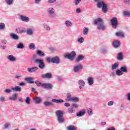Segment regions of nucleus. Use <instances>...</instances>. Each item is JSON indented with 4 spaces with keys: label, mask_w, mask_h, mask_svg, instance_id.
Segmentation results:
<instances>
[{
    "label": "nucleus",
    "mask_w": 130,
    "mask_h": 130,
    "mask_svg": "<svg viewBox=\"0 0 130 130\" xmlns=\"http://www.w3.org/2000/svg\"><path fill=\"white\" fill-rule=\"evenodd\" d=\"M7 58L10 61H16V58L13 56V55H10L7 57Z\"/></svg>",
    "instance_id": "5701e85b"
},
{
    "label": "nucleus",
    "mask_w": 130,
    "mask_h": 130,
    "mask_svg": "<svg viewBox=\"0 0 130 130\" xmlns=\"http://www.w3.org/2000/svg\"><path fill=\"white\" fill-rule=\"evenodd\" d=\"M107 130H115V128L113 127H109Z\"/></svg>",
    "instance_id": "69168bd1"
},
{
    "label": "nucleus",
    "mask_w": 130,
    "mask_h": 130,
    "mask_svg": "<svg viewBox=\"0 0 130 130\" xmlns=\"http://www.w3.org/2000/svg\"><path fill=\"white\" fill-rule=\"evenodd\" d=\"M19 86H25V85H26V84L24 83H20L19 84Z\"/></svg>",
    "instance_id": "774afa93"
},
{
    "label": "nucleus",
    "mask_w": 130,
    "mask_h": 130,
    "mask_svg": "<svg viewBox=\"0 0 130 130\" xmlns=\"http://www.w3.org/2000/svg\"><path fill=\"white\" fill-rule=\"evenodd\" d=\"M10 100H13V101H16L17 99H18V94H14L12 95V96H11L9 98Z\"/></svg>",
    "instance_id": "412c9836"
},
{
    "label": "nucleus",
    "mask_w": 130,
    "mask_h": 130,
    "mask_svg": "<svg viewBox=\"0 0 130 130\" xmlns=\"http://www.w3.org/2000/svg\"><path fill=\"white\" fill-rule=\"evenodd\" d=\"M44 105L46 107H50V106H53L54 105V104H53V103L50 102H48V101H46L44 102Z\"/></svg>",
    "instance_id": "6ab92c4d"
},
{
    "label": "nucleus",
    "mask_w": 130,
    "mask_h": 130,
    "mask_svg": "<svg viewBox=\"0 0 130 130\" xmlns=\"http://www.w3.org/2000/svg\"><path fill=\"white\" fill-rule=\"evenodd\" d=\"M116 74L117 76H121V75H123L122 71L119 70H118L116 71Z\"/></svg>",
    "instance_id": "c9c22d12"
},
{
    "label": "nucleus",
    "mask_w": 130,
    "mask_h": 130,
    "mask_svg": "<svg viewBox=\"0 0 130 130\" xmlns=\"http://www.w3.org/2000/svg\"><path fill=\"white\" fill-rule=\"evenodd\" d=\"M55 2H56V0H48V2L50 4H53Z\"/></svg>",
    "instance_id": "13d9d810"
},
{
    "label": "nucleus",
    "mask_w": 130,
    "mask_h": 130,
    "mask_svg": "<svg viewBox=\"0 0 130 130\" xmlns=\"http://www.w3.org/2000/svg\"><path fill=\"white\" fill-rule=\"evenodd\" d=\"M37 54H38V55H39V56H45V53H44V52H42L40 50H38L37 51Z\"/></svg>",
    "instance_id": "4be33fe9"
},
{
    "label": "nucleus",
    "mask_w": 130,
    "mask_h": 130,
    "mask_svg": "<svg viewBox=\"0 0 130 130\" xmlns=\"http://www.w3.org/2000/svg\"><path fill=\"white\" fill-rule=\"evenodd\" d=\"M48 14L50 16H53L54 15V9L52 7L49 8L48 9Z\"/></svg>",
    "instance_id": "ddd939ff"
},
{
    "label": "nucleus",
    "mask_w": 130,
    "mask_h": 130,
    "mask_svg": "<svg viewBox=\"0 0 130 130\" xmlns=\"http://www.w3.org/2000/svg\"><path fill=\"white\" fill-rule=\"evenodd\" d=\"M94 23L95 25L98 24V29L99 30H102L104 31L106 29V26L104 25V23L102 21V19L100 18L94 20Z\"/></svg>",
    "instance_id": "f03ea898"
},
{
    "label": "nucleus",
    "mask_w": 130,
    "mask_h": 130,
    "mask_svg": "<svg viewBox=\"0 0 130 130\" xmlns=\"http://www.w3.org/2000/svg\"><path fill=\"white\" fill-rule=\"evenodd\" d=\"M95 3H97V7L99 9H101L102 8V11L103 13H106L108 11V9L107 8V5L104 3L102 0H94Z\"/></svg>",
    "instance_id": "f257e3e1"
},
{
    "label": "nucleus",
    "mask_w": 130,
    "mask_h": 130,
    "mask_svg": "<svg viewBox=\"0 0 130 130\" xmlns=\"http://www.w3.org/2000/svg\"><path fill=\"white\" fill-rule=\"evenodd\" d=\"M114 103V102L113 101H110L108 103V105L109 106H111L112 105H113V104Z\"/></svg>",
    "instance_id": "4d7b16f0"
},
{
    "label": "nucleus",
    "mask_w": 130,
    "mask_h": 130,
    "mask_svg": "<svg viewBox=\"0 0 130 130\" xmlns=\"http://www.w3.org/2000/svg\"><path fill=\"white\" fill-rule=\"evenodd\" d=\"M52 63H59V58L58 56H55L51 58Z\"/></svg>",
    "instance_id": "9d476101"
},
{
    "label": "nucleus",
    "mask_w": 130,
    "mask_h": 130,
    "mask_svg": "<svg viewBox=\"0 0 130 130\" xmlns=\"http://www.w3.org/2000/svg\"><path fill=\"white\" fill-rule=\"evenodd\" d=\"M15 78L16 79H20V78H22V76L21 75L16 76Z\"/></svg>",
    "instance_id": "338daca9"
},
{
    "label": "nucleus",
    "mask_w": 130,
    "mask_h": 130,
    "mask_svg": "<svg viewBox=\"0 0 130 130\" xmlns=\"http://www.w3.org/2000/svg\"><path fill=\"white\" fill-rule=\"evenodd\" d=\"M17 48H18V49H23V48H24V44L22 43H19L17 45Z\"/></svg>",
    "instance_id": "72a5a7b5"
},
{
    "label": "nucleus",
    "mask_w": 130,
    "mask_h": 130,
    "mask_svg": "<svg viewBox=\"0 0 130 130\" xmlns=\"http://www.w3.org/2000/svg\"><path fill=\"white\" fill-rule=\"evenodd\" d=\"M111 23L113 28L114 29H116L117 25H118V21H117V18L116 17H113L111 19Z\"/></svg>",
    "instance_id": "423d86ee"
},
{
    "label": "nucleus",
    "mask_w": 130,
    "mask_h": 130,
    "mask_svg": "<svg viewBox=\"0 0 130 130\" xmlns=\"http://www.w3.org/2000/svg\"><path fill=\"white\" fill-rule=\"evenodd\" d=\"M89 32V29L88 28H84L83 29V34L84 35H87L88 34V32Z\"/></svg>",
    "instance_id": "e433bc0d"
},
{
    "label": "nucleus",
    "mask_w": 130,
    "mask_h": 130,
    "mask_svg": "<svg viewBox=\"0 0 130 130\" xmlns=\"http://www.w3.org/2000/svg\"><path fill=\"white\" fill-rule=\"evenodd\" d=\"M84 58V57L83 55H80L76 59L75 61L76 62H79V61H81V60H83Z\"/></svg>",
    "instance_id": "aec40b11"
},
{
    "label": "nucleus",
    "mask_w": 130,
    "mask_h": 130,
    "mask_svg": "<svg viewBox=\"0 0 130 130\" xmlns=\"http://www.w3.org/2000/svg\"><path fill=\"white\" fill-rule=\"evenodd\" d=\"M12 91L14 92H21L22 91V88L19 86H16L15 87L12 88Z\"/></svg>",
    "instance_id": "dca6fc26"
},
{
    "label": "nucleus",
    "mask_w": 130,
    "mask_h": 130,
    "mask_svg": "<svg viewBox=\"0 0 130 130\" xmlns=\"http://www.w3.org/2000/svg\"><path fill=\"white\" fill-rule=\"evenodd\" d=\"M78 83L79 86V89H83L84 86H85V81L83 80H80L78 81Z\"/></svg>",
    "instance_id": "f8f14e48"
},
{
    "label": "nucleus",
    "mask_w": 130,
    "mask_h": 130,
    "mask_svg": "<svg viewBox=\"0 0 130 130\" xmlns=\"http://www.w3.org/2000/svg\"><path fill=\"white\" fill-rule=\"evenodd\" d=\"M42 87L44 89H48V90H50L52 88V85L49 83H44L42 85Z\"/></svg>",
    "instance_id": "6e6552de"
},
{
    "label": "nucleus",
    "mask_w": 130,
    "mask_h": 130,
    "mask_svg": "<svg viewBox=\"0 0 130 130\" xmlns=\"http://www.w3.org/2000/svg\"><path fill=\"white\" fill-rule=\"evenodd\" d=\"M81 1L82 0H75L74 3L75 6H78L80 3H81Z\"/></svg>",
    "instance_id": "09e8293b"
},
{
    "label": "nucleus",
    "mask_w": 130,
    "mask_h": 130,
    "mask_svg": "<svg viewBox=\"0 0 130 130\" xmlns=\"http://www.w3.org/2000/svg\"><path fill=\"white\" fill-rule=\"evenodd\" d=\"M29 48L30 49H35V44L34 43H31L29 45Z\"/></svg>",
    "instance_id": "4c0bfd02"
},
{
    "label": "nucleus",
    "mask_w": 130,
    "mask_h": 130,
    "mask_svg": "<svg viewBox=\"0 0 130 130\" xmlns=\"http://www.w3.org/2000/svg\"><path fill=\"white\" fill-rule=\"evenodd\" d=\"M64 105L66 107H69L70 106V103H66Z\"/></svg>",
    "instance_id": "680f3d73"
},
{
    "label": "nucleus",
    "mask_w": 130,
    "mask_h": 130,
    "mask_svg": "<svg viewBox=\"0 0 130 130\" xmlns=\"http://www.w3.org/2000/svg\"><path fill=\"white\" fill-rule=\"evenodd\" d=\"M34 100L35 101V103H36V104H38L39 103H40V102H41V101H42V100H41V98H40V97H36L34 98Z\"/></svg>",
    "instance_id": "a878e982"
},
{
    "label": "nucleus",
    "mask_w": 130,
    "mask_h": 130,
    "mask_svg": "<svg viewBox=\"0 0 130 130\" xmlns=\"http://www.w3.org/2000/svg\"><path fill=\"white\" fill-rule=\"evenodd\" d=\"M30 101H31V99L29 97H27L25 99V102L27 104H30Z\"/></svg>",
    "instance_id": "a18cd8bd"
},
{
    "label": "nucleus",
    "mask_w": 130,
    "mask_h": 130,
    "mask_svg": "<svg viewBox=\"0 0 130 130\" xmlns=\"http://www.w3.org/2000/svg\"><path fill=\"white\" fill-rule=\"evenodd\" d=\"M10 36L11 37H12V38L13 39H15V40H18V39H19V37L18 36H17V35H15V34H11V35H10Z\"/></svg>",
    "instance_id": "473e14b6"
},
{
    "label": "nucleus",
    "mask_w": 130,
    "mask_h": 130,
    "mask_svg": "<svg viewBox=\"0 0 130 130\" xmlns=\"http://www.w3.org/2000/svg\"><path fill=\"white\" fill-rule=\"evenodd\" d=\"M38 70V67H34L32 68H29L27 69V71L29 73H34Z\"/></svg>",
    "instance_id": "9b49d317"
},
{
    "label": "nucleus",
    "mask_w": 130,
    "mask_h": 130,
    "mask_svg": "<svg viewBox=\"0 0 130 130\" xmlns=\"http://www.w3.org/2000/svg\"><path fill=\"white\" fill-rule=\"evenodd\" d=\"M67 101H70V100L69 99H72V95L70 93H68L67 94Z\"/></svg>",
    "instance_id": "ea45409f"
},
{
    "label": "nucleus",
    "mask_w": 130,
    "mask_h": 130,
    "mask_svg": "<svg viewBox=\"0 0 130 130\" xmlns=\"http://www.w3.org/2000/svg\"><path fill=\"white\" fill-rule=\"evenodd\" d=\"M69 101L72 102H79V99L78 98L73 97L71 99H69Z\"/></svg>",
    "instance_id": "c756f323"
},
{
    "label": "nucleus",
    "mask_w": 130,
    "mask_h": 130,
    "mask_svg": "<svg viewBox=\"0 0 130 130\" xmlns=\"http://www.w3.org/2000/svg\"><path fill=\"white\" fill-rule=\"evenodd\" d=\"M26 31H27V34H29V35H31L33 33V30H32V29H31L30 28H27L26 29Z\"/></svg>",
    "instance_id": "79ce46f5"
},
{
    "label": "nucleus",
    "mask_w": 130,
    "mask_h": 130,
    "mask_svg": "<svg viewBox=\"0 0 130 130\" xmlns=\"http://www.w3.org/2000/svg\"><path fill=\"white\" fill-rule=\"evenodd\" d=\"M68 111L71 113H74V112H75V110H73V108L68 109Z\"/></svg>",
    "instance_id": "5fc2aeb1"
},
{
    "label": "nucleus",
    "mask_w": 130,
    "mask_h": 130,
    "mask_svg": "<svg viewBox=\"0 0 130 130\" xmlns=\"http://www.w3.org/2000/svg\"><path fill=\"white\" fill-rule=\"evenodd\" d=\"M55 114L57 117V120L59 123H63L65 120L63 118V111L61 110H57L55 112Z\"/></svg>",
    "instance_id": "7ed1b4c3"
},
{
    "label": "nucleus",
    "mask_w": 130,
    "mask_h": 130,
    "mask_svg": "<svg viewBox=\"0 0 130 130\" xmlns=\"http://www.w3.org/2000/svg\"><path fill=\"white\" fill-rule=\"evenodd\" d=\"M13 0H6V2L7 5H12L13 4Z\"/></svg>",
    "instance_id": "de8ad7c7"
},
{
    "label": "nucleus",
    "mask_w": 130,
    "mask_h": 130,
    "mask_svg": "<svg viewBox=\"0 0 130 130\" xmlns=\"http://www.w3.org/2000/svg\"><path fill=\"white\" fill-rule=\"evenodd\" d=\"M42 78L43 79H51L52 78V74L50 73H46L42 75Z\"/></svg>",
    "instance_id": "0eeeda50"
},
{
    "label": "nucleus",
    "mask_w": 130,
    "mask_h": 130,
    "mask_svg": "<svg viewBox=\"0 0 130 130\" xmlns=\"http://www.w3.org/2000/svg\"><path fill=\"white\" fill-rule=\"evenodd\" d=\"M119 64L118 62H116L112 65V71L116 70L118 68Z\"/></svg>",
    "instance_id": "393cba45"
},
{
    "label": "nucleus",
    "mask_w": 130,
    "mask_h": 130,
    "mask_svg": "<svg viewBox=\"0 0 130 130\" xmlns=\"http://www.w3.org/2000/svg\"><path fill=\"white\" fill-rule=\"evenodd\" d=\"M127 100H128V101H130V93H128L127 95Z\"/></svg>",
    "instance_id": "e2e57ef3"
},
{
    "label": "nucleus",
    "mask_w": 130,
    "mask_h": 130,
    "mask_svg": "<svg viewBox=\"0 0 130 130\" xmlns=\"http://www.w3.org/2000/svg\"><path fill=\"white\" fill-rule=\"evenodd\" d=\"M52 102H55V103H62V102H64L63 100H56L55 99H53L52 100Z\"/></svg>",
    "instance_id": "b1692460"
},
{
    "label": "nucleus",
    "mask_w": 130,
    "mask_h": 130,
    "mask_svg": "<svg viewBox=\"0 0 130 130\" xmlns=\"http://www.w3.org/2000/svg\"><path fill=\"white\" fill-rule=\"evenodd\" d=\"M120 70L122 73H127V68L126 66L121 67Z\"/></svg>",
    "instance_id": "7c9ffc66"
},
{
    "label": "nucleus",
    "mask_w": 130,
    "mask_h": 130,
    "mask_svg": "<svg viewBox=\"0 0 130 130\" xmlns=\"http://www.w3.org/2000/svg\"><path fill=\"white\" fill-rule=\"evenodd\" d=\"M76 55H77L76 52L73 51L70 54H66L64 56V57H67V58H68V59H70V60L73 61L74 59H75Z\"/></svg>",
    "instance_id": "39448f33"
},
{
    "label": "nucleus",
    "mask_w": 130,
    "mask_h": 130,
    "mask_svg": "<svg viewBox=\"0 0 130 130\" xmlns=\"http://www.w3.org/2000/svg\"><path fill=\"white\" fill-rule=\"evenodd\" d=\"M76 13H81V9H80L79 8H77L76 9Z\"/></svg>",
    "instance_id": "0e129e2a"
},
{
    "label": "nucleus",
    "mask_w": 130,
    "mask_h": 130,
    "mask_svg": "<svg viewBox=\"0 0 130 130\" xmlns=\"http://www.w3.org/2000/svg\"><path fill=\"white\" fill-rule=\"evenodd\" d=\"M46 60L48 62H51V58L50 57H47Z\"/></svg>",
    "instance_id": "052dcab7"
},
{
    "label": "nucleus",
    "mask_w": 130,
    "mask_h": 130,
    "mask_svg": "<svg viewBox=\"0 0 130 130\" xmlns=\"http://www.w3.org/2000/svg\"><path fill=\"white\" fill-rule=\"evenodd\" d=\"M6 27V25H5V23H0V29L1 30H4Z\"/></svg>",
    "instance_id": "c03bdc74"
},
{
    "label": "nucleus",
    "mask_w": 130,
    "mask_h": 130,
    "mask_svg": "<svg viewBox=\"0 0 130 130\" xmlns=\"http://www.w3.org/2000/svg\"><path fill=\"white\" fill-rule=\"evenodd\" d=\"M123 58V55H122V53L120 52L118 53V56H117V59L119 60H121Z\"/></svg>",
    "instance_id": "2f4dec72"
},
{
    "label": "nucleus",
    "mask_w": 130,
    "mask_h": 130,
    "mask_svg": "<svg viewBox=\"0 0 130 130\" xmlns=\"http://www.w3.org/2000/svg\"><path fill=\"white\" fill-rule=\"evenodd\" d=\"M25 80L29 84H34V81H33V80H34V78L32 77H26L25 78Z\"/></svg>",
    "instance_id": "2eb2a0df"
},
{
    "label": "nucleus",
    "mask_w": 130,
    "mask_h": 130,
    "mask_svg": "<svg viewBox=\"0 0 130 130\" xmlns=\"http://www.w3.org/2000/svg\"><path fill=\"white\" fill-rule=\"evenodd\" d=\"M16 31L17 32V33H23V32H24V30L21 29L20 28H18L16 29Z\"/></svg>",
    "instance_id": "3c124183"
},
{
    "label": "nucleus",
    "mask_w": 130,
    "mask_h": 130,
    "mask_svg": "<svg viewBox=\"0 0 130 130\" xmlns=\"http://www.w3.org/2000/svg\"><path fill=\"white\" fill-rule=\"evenodd\" d=\"M44 27L46 29V30H47V31H49V30H50V27H49L48 25L46 24H44Z\"/></svg>",
    "instance_id": "8fccbe9b"
},
{
    "label": "nucleus",
    "mask_w": 130,
    "mask_h": 130,
    "mask_svg": "<svg viewBox=\"0 0 130 130\" xmlns=\"http://www.w3.org/2000/svg\"><path fill=\"white\" fill-rule=\"evenodd\" d=\"M123 15L125 16V17H130V12L128 11H124Z\"/></svg>",
    "instance_id": "58836bf2"
},
{
    "label": "nucleus",
    "mask_w": 130,
    "mask_h": 130,
    "mask_svg": "<svg viewBox=\"0 0 130 130\" xmlns=\"http://www.w3.org/2000/svg\"><path fill=\"white\" fill-rule=\"evenodd\" d=\"M35 63H37L39 64V68L41 70H43L45 68V63H44V60L42 59H36L34 61Z\"/></svg>",
    "instance_id": "20e7f679"
},
{
    "label": "nucleus",
    "mask_w": 130,
    "mask_h": 130,
    "mask_svg": "<svg viewBox=\"0 0 130 130\" xmlns=\"http://www.w3.org/2000/svg\"><path fill=\"white\" fill-rule=\"evenodd\" d=\"M68 130H77V127L74 125H71L67 127Z\"/></svg>",
    "instance_id": "c85d7f7f"
},
{
    "label": "nucleus",
    "mask_w": 130,
    "mask_h": 130,
    "mask_svg": "<svg viewBox=\"0 0 130 130\" xmlns=\"http://www.w3.org/2000/svg\"><path fill=\"white\" fill-rule=\"evenodd\" d=\"M87 113L89 115H92L93 114V112L92 111V109L90 108L87 110Z\"/></svg>",
    "instance_id": "49530a36"
},
{
    "label": "nucleus",
    "mask_w": 130,
    "mask_h": 130,
    "mask_svg": "<svg viewBox=\"0 0 130 130\" xmlns=\"http://www.w3.org/2000/svg\"><path fill=\"white\" fill-rule=\"evenodd\" d=\"M113 46L117 48V47H119L120 46V42L118 41H115L113 43Z\"/></svg>",
    "instance_id": "a211bd4d"
},
{
    "label": "nucleus",
    "mask_w": 130,
    "mask_h": 130,
    "mask_svg": "<svg viewBox=\"0 0 130 130\" xmlns=\"http://www.w3.org/2000/svg\"><path fill=\"white\" fill-rule=\"evenodd\" d=\"M72 106L74 108H78V107H79V105H77L76 104H72Z\"/></svg>",
    "instance_id": "bf43d9fd"
},
{
    "label": "nucleus",
    "mask_w": 130,
    "mask_h": 130,
    "mask_svg": "<svg viewBox=\"0 0 130 130\" xmlns=\"http://www.w3.org/2000/svg\"><path fill=\"white\" fill-rule=\"evenodd\" d=\"M124 3L126 5H127V6L130 5V0H124Z\"/></svg>",
    "instance_id": "603ef678"
},
{
    "label": "nucleus",
    "mask_w": 130,
    "mask_h": 130,
    "mask_svg": "<svg viewBox=\"0 0 130 130\" xmlns=\"http://www.w3.org/2000/svg\"><path fill=\"white\" fill-rule=\"evenodd\" d=\"M20 20L23 21V22H29L30 21V19L29 17L27 16H24L23 15H20Z\"/></svg>",
    "instance_id": "4468645a"
},
{
    "label": "nucleus",
    "mask_w": 130,
    "mask_h": 130,
    "mask_svg": "<svg viewBox=\"0 0 130 130\" xmlns=\"http://www.w3.org/2000/svg\"><path fill=\"white\" fill-rule=\"evenodd\" d=\"M35 83L37 85V86H38V87H42V85H43V84L41 83V82L38 81H36L35 82Z\"/></svg>",
    "instance_id": "a19ab883"
},
{
    "label": "nucleus",
    "mask_w": 130,
    "mask_h": 130,
    "mask_svg": "<svg viewBox=\"0 0 130 130\" xmlns=\"http://www.w3.org/2000/svg\"><path fill=\"white\" fill-rule=\"evenodd\" d=\"M83 70V66L82 64H79L78 66H76L74 68V71L75 73H78L79 71Z\"/></svg>",
    "instance_id": "1a4fd4ad"
},
{
    "label": "nucleus",
    "mask_w": 130,
    "mask_h": 130,
    "mask_svg": "<svg viewBox=\"0 0 130 130\" xmlns=\"http://www.w3.org/2000/svg\"><path fill=\"white\" fill-rule=\"evenodd\" d=\"M65 25H66L67 27H71L73 24L72 23V22L67 20L65 22Z\"/></svg>",
    "instance_id": "f704fd0d"
},
{
    "label": "nucleus",
    "mask_w": 130,
    "mask_h": 130,
    "mask_svg": "<svg viewBox=\"0 0 130 130\" xmlns=\"http://www.w3.org/2000/svg\"><path fill=\"white\" fill-rule=\"evenodd\" d=\"M78 42L79 43H83L84 42V38L81 37L77 40Z\"/></svg>",
    "instance_id": "37998d69"
},
{
    "label": "nucleus",
    "mask_w": 130,
    "mask_h": 130,
    "mask_svg": "<svg viewBox=\"0 0 130 130\" xmlns=\"http://www.w3.org/2000/svg\"><path fill=\"white\" fill-rule=\"evenodd\" d=\"M85 113H86V112L85 111V110H82L81 111H80L79 112L77 113V116H78L79 117H81V116H83V115H85Z\"/></svg>",
    "instance_id": "f3484780"
},
{
    "label": "nucleus",
    "mask_w": 130,
    "mask_h": 130,
    "mask_svg": "<svg viewBox=\"0 0 130 130\" xmlns=\"http://www.w3.org/2000/svg\"><path fill=\"white\" fill-rule=\"evenodd\" d=\"M116 36L118 37H124V34L122 31H119L116 32Z\"/></svg>",
    "instance_id": "cd10ccee"
},
{
    "label": "nucleus",
    "mask_w": 130,
    "mask_h": 130,
    "mask_svg": "<svg viewBox=\"0 0 130 130\" xmlns=\"http://www.w3.org/2000/svg\"><path fill=\"white\" fill-rule=\"evenodd\" d=\"M6 100V98L2 96L0 98V101L1 102H5Z\"/></svg>",
    "instance_id": "864d4df0"
},
{
    "label": "nucleus",
    "mask_w": 130,
    "mask_h": 130,
    "mask_svg": "<svg viewBox=\"0 0 130 130\" xmlns=\"http://www.w3.org/2000/svg\"><path fill=\"white\" fill-rule=\"evenodd\" d=\"M5 93H11L12 92V90L10 89H6L5 90Z\"/></svg>",
    "instance_id": "6e6d98bb"
},
{
    "label": "nucleus",
    "mask_w": 130,
    "mask_h": 130,
    "mask_svg": "<svg viewBox=\"0 0 130 130\" xmlns=\"http://www.w3.org/2000/svg\"><path fill=\"white\" fill-rule=\"evenodd\" d=\"M88 82L89 85H93L94 84V79L92 77H89L88 78Z\"/></svg>",
    "instance_id": "bb28decb"
}]
</instances>
